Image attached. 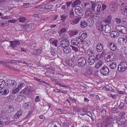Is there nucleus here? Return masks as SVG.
Segmentation results:
<instances>
[{"label": "nucleus", "mask_w": 127, "mask_h": 127, "mask_svg": "<svg viewBox=\"0 0 127 127\" xmlns=\"http://www.w3.org/2000/svg\"><path fill=\"white\" fill-rule=\"evenodd\" d=\"M86 71L88 75H91L93 73V69L90 66L87 67Z\"/></svg>", "instance_id": "24"}, {"label": "nucleus", "mask_w": 127, "mask_h": 127, "mask_svg": "<svg viewBox=\"0 0 127 127\" xmlns=\"http://www.w3.org/2000/svg\"><path fill=\"white\" fill-rule=\"evenodd\" d=\"M74 11L75 13L78 16H80L83 15L84 14V11L83 9L79 6L76 7Z\"/></svg>", "instance_id": "5"}, {"label": "nucleus", "mask_w": 127, "mask_h": 127, "mask_svg": "<svg viewBox=\"0 0 127 127\" xmlns=\"http://www.w3.org/2000/svg\"><path fill=\"white\" fill-rule=\"evenodd\" d=\"M127 68V63L125 62L121 63L119 65L118 69L119 71L123 72Z\"/></svg>", "instance_id": "4"}, {"label": "nucleus", "mask_w": 127, "mask_h": 127, "mask_svg": "<svg viewBox=\"0 0 127 127\" xmlns=\"http://www.w3.org/2000/svg\"><path fill=\"white\" fill-rule=\"evenodd\" d=\"M81 17L77 16H75L74 18L70 21L71 24L72 25H76L80 21Z\"/></svg>", "instance_id": "8"}, {"label": "nucleus", "mask_w": 127, "mask_h": 127, "mask_svg": "<svg viewBox=\"0 0 127 127\" xmlns=\"http://www.w3.org/2000/svg\"><path fill=\"white\" fill-rule=\"evenodd\" d=\"M117 66V63L116 62H113L110 63L109 64V66L110 68L114 69Z\"/></svg>", "instance_id": "34"}, {"label": "nucleus", "mask_w": 127, "mask_h": 127, "mask_svg": "<svg viewBox=\"0 0 127 127\" xmlns=\"http://www.w3.org/2000/svg\"><path fill=\"white\" fill-rule=\"evenodd\" d=\"M104 26L103 24H101L96 26V28L100 32H101L103 30Z\"/></svg>", "instance_id": "32"}, {"label": "nucleus", "mask_w": 127, "mask_h": 127, "mask_svg": "<svg viewBox=\"0 0 127 127\" xmlns=\"http://www.w3.org/2000/svg\"><path fill=\"white\" fill-rule=\"evenodd\" d=\"M123 26H116V30L117 31L121 32V30Z\"/></svg>", "instance_id": "55"}, {"label": "nucleus", "mask_w": 127, "mask_h": 127, "mask_svg": "<svg viewBox=\"0 0 127 127\" xmlns=\"http://www.w3.org/2000/svg\"><path fill=\"white\" fill-rule=\"evenodd\" d=\"M47 127H62L61 125L59 124H55V122L50 123L48 125Z\"/></svg>", "instance_id": "22"}, {"label": "nucleus", "mask_w": 127, "mask_h": 127, "mask_svg": "<svg viewBox=\"0 0 127 127\" xmlns=\"http://www.w3.org/2000/svg\"><path fill=\"white\" fill-rule=\"evenodd\" d=\"M59 16L58 15H57L55 16L54 17L53 19V20H56L57 21H59L60 20V17H59Z\"/></svg>", "instance_id": "64"}, {"label": "nucleus", "mask_w": 127, "mask_h": 127, "mask_svg": "<svg viewBox=\"0 0 127 127\" xmlns=\"http://www.w3.org/2000/svg\"><path fill=\"white\" fill-rule=\"evenodd\" d=\"M29 103L28 102L24 103L23 104V107L25 108H27L29 106Z\"/></svg>", "instance_id": "63"}, {"label": "nucleus", "mask_w": 127, "mask_h": 127, "mask_svg": "<svg viewBox=\"0 0 127 127\" xmlns=\"http://www.w3.org/2000/svg\"><path fill=\"white\" fill-rule=\"evenodd\" d=\"M72 46L68 45L63 48L64 52L66 54L70 53L72 51Z\"/></svg>", "instance_id": "13"}, {"label": "nucleus", "mask_w": 127, "mask_h": 127, "mask_svg": "<svg viewBox=\"0 0 127 127\" xmlns=\"http://www.w3.org/2000/svg\"><path fill=\"white\" fill-rule=\"evenodd\" d=\"M42 49L40 48L38 49L35 51L32 54L33 55L36 56V55H38L40 54L42 52Z\"/></svg>", "instance_id": "27"}, {"label": "nucleus", "mask_w": 127, "mask_h": 127, "mask_svg": "<svg viewBox=\"0 0 127 127\" xmlns=\"http://www.w3.org/2000/svg\"><path fill=\"white\" fill-rule=\"evenodd\" d=\"M87 23L84 21H82L80 22V26L82 28H85L87 27Z\"/></svg>", "instance_id": "35"}, {"label": "nucleus", "mask_w": 127, "mask_h": 127, "mask_svg": "<svg viewBox=\"0 0 127 127\" xmlns=\"http://www.w3.org/2000/svg\"><path fill=\"white\" fill-rule=\"evenodd\" d=\"M70 33L71 35L72 36L76 35L78 33V31L77 30H74L71 31Z\"/></svg>", "instance_id": "46"}, {"label": "nucleus", "mask_w": 127, "mask_h": 127, "mask_svg": "<svg viewBox=\"0 0 127 127\" xmlns=\"http://www.w3.org/2000/svg\"><path fill=\"white\" fill-rule=\"evenodd\" d=\"M27 20L26 18L23 16H20L17 19V21L23 23L25 22Z\"/></svg>", "instance_id": "31"}, {"label": "nucleus", "mask_w": 127, "mask_h": 127, "mask_svg": "<svg viewBox=\"0 0 127 127\" xmlns=\"http://www.w3.org/2000/svg\"><path fill=\"white\" fill-rule=\"evenodd\" d=\"M108 46V47L112 51H115L116 49V46L114 43H109Z\"/></svg>", "instance_id": "21"}, {"label": "nucleus", "mask_w": 127, "mask_h": 127, "mask_svg": "<svg viewBox=\"0 0 127 127\" xmlns=\"http://www.w3.org/2000/svg\"><path fill=\"white\" fill-rule=\"evenodd\" d=\"M74 64V62L71 60H67L65 62V64L66 65L70 67H72Z\"/></svg>", "instance_id": "25"}, {"label": "nucleus", "mask_w": 127, "mask_h": 127, "mask_svg": "<svg viewBox=\"0 0 127 127\" xmlns=\"http://www.w3.org/2000/svg\"><path fill=\"white\" fill-rule=\"evenodd\" d=\"M95 5H94V6H95ZM94 7H93V9H94L95 7L96 8V11H97V13H101V12L102 11V9L101 8V6L100 4H97L96 5V6H95L94 7V6H93Z\"/></svg>", "instance_id": "23"}, {"label": "nucleus", "mask_w": 127, "mask_h": 127, "mask_svg": "<svg viewBox=\"0 0 127 127\" xmlns=\"http://www.w3.org/2000/svg\"><path fill=\"white\" fill-rule=\"evenodd\" d=\"M83 8L84 10H89L91 9V4L89 3L83 2L82 4Z\"/></svg>", "instance_id": "12"}, {"label": "nucleus", "mask_w": 127, "mask_h": 127, "mask_svg": "<svg viewBox=\"0 0 127 127\" xmlns=\"http://www.w3.org/2000/svg\"><path fill=\"white\" fill-rule=\"evenodd\" d=\"M101 73L103 75H107L109 72L108 68L106 67H102L100 70Z\"/></svg>", "instance_id": "10"}, {"label": "nucleus", "mask_w": 127, "mask_h": 127, "mask_svg": "<svg viewBox=\"0 0 127 127\" xmlns=\"http://www.w3.org/2000/svg\"><path fill=\"white\" fill-rule=\"evenodd\" d=\"M45 75V76H49L51 77V76H52V74H53V72H47L44 73Z\"/></svg>", "instance_id": "60"}, {"label": "nucleus", "mask_w": 127, "mask_h": 127, "mask_svg": "<svg viewBox=\"0 0 127 127\" xmlns=\"http://www.w3.org/2000/svg\"><path fill=\"white\" fill-rule=\"evenodd\" d=\"M71 47L72 49L73 50L75 51V52L78 51L79 50L80 48L79 46L76 47L74 46H72Z\"/></svg>", "instance_id": "50"}, {"label": "nucleus", "mask_w": 127, "mask_h": 127, "mask_svg": "<svg viewBox=\"0 0 127 127\" xmlns=\"http://www.w3.org/2000/svg\"><path fill=\"white\" fill-rule=\"evenodd\" d=\"M10 43V46H11L12 48H15L16 47L17 45H19L20 43V41L16 40L14 41H9Z\"/></svg>", "instance_id": "11"}, {"label": "nucleus", "mask_w": 127, "mask_h": 127, "mask_svg": "<svg viewBox=\"0 0 127 127\" xmlns=\"http://www.w3.org/2000/svg\"><path fill=\"white\" fill-rule=\"evenodd\" d=\"M105 59L106 61L108 62H110L114 61L116 58L115 55L113 53H111L106 55L105 57Z\"/></svg>", "instance_id": "6"}, {"label": "nucleus", "mask_w": 127, "mask_h": 127, "mask_svg": "<svg viewBox=\"0 0 127 127\" xmlns=\"http://www.w3.org/2000/svg\"><path fill=\"white\" fill-rule=\"evenodd\" d=\"M112 18V16L111 15H109L107 19L104 20V22L108 24H110L111 22Z\"/></svg>", "instance_id": "30"}, {"label": "nucleus", "mask_w": 127, "mask_h": 127, "mask_svg": "<svg viewBox=\"0 0 127 127\" xmlns=\"http://www.w3.org/2000/svg\"><path fill=\"white\" fill-rule=\"evenodd\" d=\"M5 85V82L4 80L2 79H0V88H2Z\"/></svg>", "instance_id": "38"}, {"label": "nucleus", "mask_w": 127, "mask_h": 127, "mask_svg": "<svg viewBox=\"0 0 127 127\" xmlns=\"http://www.w3.org/2000/svg\"><path fill=\"white\" fill-rule=\"evenodd\" d=\"M4 65H5L6 67L7 68H9V69L12 70L13 71H14L15 70L14 68L11 66L10 65H7L6 63H4Z\"/></svg>", "instance_id": "57"}, {"label": "nucleus", "mask_w": 127, "mask_h": 127, "mask_svg": "<svg viewBox=\"0 0 127 127\" xmlns=\"http://www.w3.org/2000/svg\"><path fill=\"white\" fill-rule=\"evenodd\" d=\"M96 4L95 2L92 3V6L91 8L92 10H93V11H95V13H97V11H96V8L95 7V8H94V9H93V7H94L93 6H94V5H95L94 6V7L95 6H96Z\"/></svg>", "instance_id": "48"}, {"label": "nucleus", "mask_w": 127, "mask_h": 127, "mask_svg": "<svg viewBox=\"0 0 127 127\" xmlns=\"http://www.w3.org/2000/svg\"><path fill=\"white\" fill-rule=\"evenodd\" d=\"M69 17L71 18H73L74 16V11L73 9H71L69 13Z\"/></svg>", "instance_id": "47"}, {"label": "nucleus", "mask_w": 127, "mask_h": 127, "mask_svg": "<svg viewBox=\"0 0 127 127\" xmlns=\"http://www.w3.org/2000/svg\"><path fill=\"white\" fill-rule=\"evenodd\" d=\"M14 107L12 105L9 106L7 108V110L10 111V112H12L14 110Z\"/></svg>", "instance_id": "58"}, {"label": "nucleus", "mask_w": 127, "mask_h": 127, "mask_svg": "<svg viewBox=\"0 0 127 127\" xmlns=\"http://www.w3.org/2000/svg\"><path fill=\"white\" fill-rule=\"evenodd\" d=\"M57 110V112L59 114H64L65 111L64 110L59 109H58Z\"/></svg>", "instance_id": "61"}, {"label": "nucleus", "mask_w": 127, "mask_h": 127, "mask_svg": "<svg viewBox=\"0 0 127 127\" xmlns=\"http://www.w3.org/2000/svg\"><path fill=\"white\" fill-rule=\"evenodd\" d=\"M58 40L60 43V46L64 48L70 44L69 41L66 37H61L58 39Z\"/></svg>", "instance_id": "1"}, {"label": "nucleus", "mask_w": 127, "mask_h": 127, "mask_svg": "<svg viewBox=\"0 0 127 127\" xmlns=\"http://www.w3.org/2000/svg\"><path fill=\"white\" fill-rule=\"evenodd\" d=\"M86 10L87 11L85 13V14L87 16H91L93 13V11L91 8Z\"/></svg>", "instance_id": "33"}, {"label": "nucleus", "mask_w": 127, "mask_h": 127, "mask_svg": "<svg viewBox=\"0 0 127 127\" xmlns=\"http://www.w3.org/2000/svg\"><path fill=\"white\" fill-rule=\"evenodd\" d=\"M86 61L85 59L84 58H81L78 59V65L81 66H84L85 65Z\"/></svg>", "instance_id": "9"}, {"label": "nucleus", "mask_w": 127, "mask_h": 127, "mask_svg": "<svg viewBox=\"0 0 127 127\" xmlns=\"http://www.w3.org/2000/svg\"><path fill=\"white\" fill-rule=\"evenodd\" d=\"M17 99L18 100L20 101L24 100L25 99V97L24 95H19Z\"/></svg>", "instance_id": "40"}, {"label": "nucleus", "mask_w": 127, "mask_h": 127, "mask_svg": "<svg viewBox=\"0 0 127 127\" xmlns=\"http://www.w3.org/2000/svg\"><path fill=\"white\" fill-rule=\"evenodd\" d=\"M81 34L80 37L84 40L87 37V33L86 32L85 33L83 32L82 33H80V35Z\"/></svg>", "instance_id": "42"}, {"label": "nucleus", "mask_w": 127, "mask_h": 127, "mask_svg": "<svg viewBox=\"0 0 127 127\" xmlns=\"http://www.w3.org/2000/svg\"><path fill=\"white\" fill-rule=\"evenodd\" d=\"M24 94L26 95H29L30 94L31 92V90L29 89L28 88H26L22 91Z\"/></svg>", "instance_id": "26"}, {"label": "nucleus", "mask_w": 127, "mask_h": 127, "mask_svg": "<svg viewBox=\"0 0 127 127\" xmlns=\"http://www.w3.org/2000/svg\"><path fill=\"white\" fill-rule=\"evenodd\" d=\"M111 28L109 24H107L105 25V27L103 29L104 32L106 33H109L111 31Z\"/></svg>", "instance_id": "16"}, {"label": "nucleus", "mask_w": 127, "mask_h": 127, "mask_svg": "<svg viewBox=\"0 0 127 127\" xmlns=\"http://www.w3.org/2000/svg\"><path fill=\"white\" fill-rule=\"evenodd\" d=\"M19 91V89L17 88L15 89H13L11 90L12 93L13 94H15L18 92Z\"/></svg>", "instance_id": "52"}, {"label": "nucleus", "mask_w": 127, "mask_h": 127, "mask_svg": "<svg viewBox=\"0 0 127 127\" xmlns=\"http://www.w3.org/2000/svg\"><path fill=\"white\" fill-rule=\"evenodd\" d=\"M110 10L114 12L117 10V4L114 3L111 4L109 6Z\"/></svg>", "instance_id": "18"}, {"label": "nucleus", "mask_w": 127, "mask_h": 127, "mask_svg": "<svg viewBox=\"0 0 127 127\" xmlns=\"http://www.w3.org/2000/svg\"><path fill=\"white\" fill-rule=\"evenodd\" d=\"M110 34L112 37L114 38L118 37L120 35V33L118 31H113L111 32Z\"/></svg>", "instance_id": "20"}, {"label": "nucleus", "mask_w": 127, "mask_h": 127, "mask_svg": "<svg viewBox=\"0 0 127 127\" xmlns=\"http://www.w3.org/2000/svg\"><path fill=\"white\" fill-rule=\"evenodd\" d=\"M125 113H123V115L120 119H116L117 122L118 124V127H120L122 126H125L127 124V121L126 119V118L125 116Z\"/></svg>", "instance_id": "3"}, {"label": "nucleus", "mask_w": 127, "mask_h": 127, "mask_svg": "<svg viewBox=\"0 0 127 127\" xmlns=\"http://www.w3.org/2000/svg\"><path fill=\"white\" fill-rule=\"evenodd\" d=\"M72 3L71 6L73 8H74L77 6H79L80 5L81 3V1L80 0H75Z\"/></svg>", "instance_id": "19"}, {"label": "nucleus", "mask_w": 127, "mask_h": 127, "mask_svg": "<svg viewBox=\"0 0 127 127\" xmlns=\"http://www.w3.org/2000/svg\"><path fill=\"white\" fill-rule=\"evenodd\" d=\"M54 74H52V75H53L51 76V77H55L56 78H59L60 76V75H62L61 74L56 73L53 72Z\"/></svg>", "instance_id": "43"}, {"label": "nucleus", "mask_w": 127, "mask_h": 127, "mask_svg": "<svg viewBox=\"0 0 127 127\" xmlns=\"http://www.w3.org/2000/svg\"><path fill=\"white\" fill-rule=\"evenodd\" d=\"M101 115L102 116H103V117L104 118L106 115V111L105 109H103L101 111Z\"/></svg>", "instance_id": "45"}, {"label": "nucleus", "mask_w": 127, "mask_h": 127, "mask_svg": "<svg viewBox=\"0 0 127 127\" xmlns=\"http://www.w3.org/2000/svg\"><path fill=\"white\" fill-rule=\"evenodd\" d=\"M97 51L98 52H101L103 49V47L102 45L100 43H99L96 47Z\"/></svg>", "instance_id": "28"}, {"label": "nucleus", "mask_w": 127, "mask_h": 127, "mask_svg": "<svg viewBox=\"0 0 127 127\" xmlns=\"http://www.w3.org/2000/svg\"><path fill=\"white\" fill-rule=\"evenodd\" d=\"M127 12V5L124 8L123 10L122 11V13L124 15H125L126 13Z\"/></svg>", "instance_id": "53"}, {"label": "nucleus", "mask_w": 127, "mask_h": 127, "mask_svg": "<svg viewBox=\"0 0 127 127\" xmlns=\"http://www.w3.org/2000/svg\"><path fill=\"white\" fill-rule=\"evenodd\" d=\"M45 8L46 9H50L52 10L54 9V6L52 5L49 4H46L45 6Z\"/></svg>", "instance_id": "36"}, {"label": "nucleus", "mask_w": 127, "mask_h": 127, "mask_svg": "<svg viewBox=\"0 0 127 127\" xmlns=\"http://www.w3.org/2000/svg\"><path fill=\"white\" fill-rule=\"evenodd\" d=\"M108 124L106 122H103L101 124V127H108Z\"/></svg>", "instance_id": "59"}, {"label": "nucleus", "mask_w": 127, "mask_h": 127, "mask_svg": "<svg viewBox=\"0 0 127 127\" xmlns=\"http://www.w3.org/2000/svg\"><path fill=\"white\" fill-rule=\"evenodd\" d=\"M61 18L60 20H62L63 22H64L65 20L67 17V15L66 14H64L62 15H61Z\"/></svg>", "instance_id": "37"}, {"label": "nucleus", "mask_w": 127, "mask_h": 127, "mask_svg": "<svg viewBox=\"0 0 127 127\" xmlns=\"http://www.w3.org/2000/svg\"><path fill=\"white\" fill-rule=\"evenodd\" d=\"M17 85V83L15 80H12L7 83V86L9 89H11L14 88Z\"/></svg>", "instance_id": "7"}, {"label": "nucleus", "mask_w": 127, "mask_h": 127, "mask_svg": "<svg viewBox=\"0 0 127 127\" xmlns=\"http://www.w3.org/2000/svg\"><path fill=\"white\" fill-rule=\"evenodd\" d=\"M100 58V55L98 54L95 55V54H93L89 57L88 61V62L90 64L92 65L96 61L99 60Z\"/></svg>", "instance_id": "2"}, {"label": "nucleus", "mask_w": 127, "mask_h": 127, "mask_svg": "<svg viewBox=\"0 0 127 127\" xmlns=\"http://www.w3.org/2000/svg\"><path fill=\"white\" fill-rule=\"evenodd\" d=\"M25 86V84L24 83L21 82L18 85L17 87L20 90L22 88Z\"/></svg>", "instance_id": "51"}, {"label": "nucleus", "mask_w": 127, "mask_h": 127, "mask_svg": "<svg viewBox=\"0 0 127 127\" xmlns=\"http://www.w3.org/2000/svg\"><path fill=\"white\" fill-rule=\"evenodd\" d=\"M58 85L62 87H65L66 88L68 87L67 86H66L65 84H64L63 82H60Z\"/></svg>", "instance_id": "62"}, {"label": "nucleus", "mask_w": 127, "mask_h": 127, "mask_svg": "<svg viewBox=\"0 0 127 127\" xmlns=\"http://www.w3.org/2000/svg\"><path fill=\"white\" fill-rule=\"evenodd\" d=\"M115 21L116 23L118 24H120L122 23L121 19L119 18H115Z\"/></svg>", "instance_id": "56"}, {"label": "nucleus", "mask_w": 127, "mask_h": 127, "mask_svg": "<svg viewBox=\"0 0 127 127\" xmlns=\"http://www.w3.org/2000/svg\"><path fill=\"white\" fill-rule=\"evenodd\" d=\"M1 120L3 121V124L4 123L5 125H7L11 122L9 121L8 118H7L6 116H2L1 117Z\"/></svg>", "instance_id": "15"}, {"label": "nucleus", "mask_w": 127, "mask_h": 127, "mask_svg": "<svg viewBox=\"0 0 127 127\" xmlns=\"http://www.w3.org/2000/svg\"><path fill=\"white\" fill-rule=\"evenodd\" d=\"M84 40L81 39L80 37H77L76 39V41L79 44H82L84 43Z\"/></svg>", "instance_id": "29"}, {"label": "nucleus", "mask_w": 127, "mask_h": 127, "mask_svg": "<svg viewBox=\"0 0 127 127\" xmlns=\"http://www.w3.org/2000/svg\"><path fill=\"white\" fill-rule=\"evenodd\" d=\"M9 92V91L7 88L3 87L0 89V93L2 95H6Z\"/></svg>", "instance_id": "14"}, {"label": "nucleus", "mask_w": 127, "mask_h": 127, "mask_svg": "<svg viewBox=\"0 0 127 127\" xmlns=\"http://www.w3.org/2000/svg\"><path fill=\"white\" fill-rule=\"evenodd\" d=\"M58 41V40L55 39L52 41V42H51L50 43H52L53 45H54L56 47H57Z\"/></svg>", "instance_id": "54"}, {"label": "nucleus", "mask_w": 127, "mask_h": 127, "mask_svg": "<svg viewBox=\"0 0 127 127\" xmlns=\"http://www.w3.org/2000/svg\"><path fill=\"white\" fill-rule=\"evenodd\" d=\"M67 31V30L66 28H62L59 32H58L60 36H65V33Z\"/></svg>", "instance_id": "17"}, {"label": "nucleus", "mask_w": 127, "mask_h": 127, "mask_svg": "<svg viewBox=\"0 0 127 127\" xmlns=\"http://www.w3.org/2000/svg\"><path fill=\"white\" fill-rule=\"evenodd\" d=\"M125 40L126 39L125 38L123 37H120L118 38V41L119 43L121 44L122 43H123L125 42L126 43V41Z\"/></svg>", "instance_id": "39"}, {"label": "nucleus", "mask_w": 127, "mask_h": 127, "mask_svg": "<svg viewBox=\"0 0 127 127\" xmlns=\"http://www.w3.org/2000/svg\"><path fill=\"white\" fill-rule=\"evenodd\" d=\"M120 32L123 34L126 33H127V28L123 26Z\"/></svg>", "instance_id": "41"}, {"label": "nucleus", "mask_w": 127, "mask_h": 127, "mask_svg": "<svg viewBox=\"0 0 127 127\" xmlns=\"http://www.w3.org/2000/svg\"><path fill=\"white\" fill-rule=\"evenodd\" d=\"M112 119V118L111 117H107L106 118L105 120V122L108 123V124H110L111 123Z\"/></svg>", "instance_id": "44"}, {"label": "nucleus", "mask_w": 127, "mask_h": 127, "mask_svg": "<svg viewBox=\"0 0 127 127\" xmlns=\"http://www.w3.org/2000/svg\"><path fill=\"white\" fill-rule=\"evenodd\" d=\"M96 14L94 15V19L98 20L99 18L100 17V13H95Z\"/></svg>", "instance_id": "49"}]
</instances>
